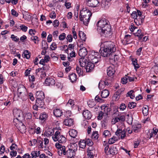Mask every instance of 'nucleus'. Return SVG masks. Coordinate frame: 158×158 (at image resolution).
Segmentation results:
<instances>
[{
	"mask_svg": "<svg viewBox=\"0 0 158 158\" xmlns=\"http://www.w3.org/2000/svg\"><path fill=\"white\" fill-rule=\"evenodd\" d=\"M100 50L101 54L103 57H110L116 51L115 44L111 41H106L102 44Z\"/></svg>",
	"mask_w": 158,
	"mask_h": 158,
	"instance_id": "f257e3e1",
	"label": "nucleus"
},
{
	"mask_svg": "<svg viewBox=\"0 0 158 158\" xmlns=\"http://www.w3.org/2000/svg\"><path fill=\"white\" fill-rule=\"evenodd\" d=\"M13 111L14 117L15 118L13 120V123H15V125L20 131H25L26 130L25 126L21 122L20 118H19L22 115V110L15 108L13 110Z\"/></svg>",
	"mask_w": 158,
	"mask_h": 158,
	"instance_id": "f03ea898",
	"label": "nucleus"
},
{
	"mask_svg": "<svg viewBox=\"0 0 158 158\" xmlns=\"http://www.w3.org/2000/svg\"><path fill=\"white\" fill-rule=\"evenodd\" d=\"M87 57L89 61L97 63L100 59V55L98 52L92 51Z\"/></svg>",
	"mask_w": 158,
	"mask_h": 158,
	"instance_id": "7ed1b4c3",
	"label": "nucleus"
},
{
	"mask_svg": "<svg viewBox=\"0 0 158 158\" xmlns=\"http://www.w3.org/2000/svg\"><path fill=\"white\" fill-rule=\"evenodd\" d=\"M52 138L54 141H58L60 143H64L66 141L65 137L61 134L59 131H56L55 132V134L52 135Z\"/></svg>",
	"mask_w": 158,
	"mask_h": 158,
	"instance_id": "20e7f679",
	"label": "nucleus"
},
{
	"mask_svg": "<svg viewBox=\"0 0 158 158\" xmlns=\"http://www.w3.org/2000/svg\"><path fill=\"white\" fill-rule=\"evenodd\" d=\"M100 30H101V34L102 35L107 36L111 32V27L110 24H106L105 26L100 28Z\"/></svg>",
	"mask_w": 158,
	"mask_h": 158,
	"instance_id": "39448f33",
	"label": "nucleus"
},
{
	"mask_svg": "<svg viewBox=\"0 0 158 158\" xmlns=\"http://www.w3.org/2000/svg\"><path fill=\"white\" fill-rule=\"evenodd\" d=\"M56 148L58 149V152L59 155H61L62 154L64 155H66V151L65 146H63L56 142L55 145Z\"/></svg>",
	"mask_w": 158,
	"mask_h": 158,
	"instance_id": "423d86ee",
	"label": "nucleus"
},
{
	"mask_svg": "<svg viewBox=\"0 0 158 158\" xmlns=\"http://www.w3.org/2000/svg\"><path fill=\"white\" fill-rule=\"evenodd\" d=\"M131 16L132 18L134 19V21L137 25H140L142 23V19L140 17L138 18L137 13L136 11H133Z\"/></svg>",
	"mask_w": 158,
	"mask_h": 158,
	"instance_id": "0eeeda50",
	"label": "nucleus"
},
{
	"mask_svg": "<svg viewBox=\"0 0 158 158\" xmlns=\"http://www.w3.org/2000/svg\"><path fill=\"white\" fill-rule=\"evenodd\" d=\"M148 135L149 139L156 137V138H158V127L157 128H153L152 130L149 131Z\"/></svg>",
	"mask_w": 158,
	"mask_h": 158,
	"instance_id": "6e6552de",
	"label": "nucleus"
},
{
	"mask_svg": "<svg viewBox=\"0 0 158 158\" xmlns=\"http://www.w3.org/2000/svg\"><path fill=\"white\" fill-rule=\"evenodd\" d=\"M109 21L105 18H102L99 20L97 23V25L98 27V29L100 30V28L105 26L106 24H109Z\"/></svg>",
	"mask_w": 158,
	"mask_h": 158,
	"instance_id": "1a4fd4ad",
	"label": "nucleus"
},
{
	"mask_svg": "<svg viewBox=\"0 0 158 158\" xmlns=\"http://www.w3.org/2000/svg\"><path fill=\"white\" fill-rule=\"evenodd\" d=\"M125 119V118L124 115H120L119 117L113 118L111 120V123L112 124H114L119 122H124Z\"/></svg>",
	"mask_w": 158,
	"mask_h": 158,
	"instance_id": "9d476101",
	"label": "nucleus"
},
{
	"mask_svg": "<svg viewBox=\"0 0 158 158\" xmlns=\"http://www.w3.org/2000/svg\"><path fill=\"white\" fill-rule=\"evenodd\" d=\"M115 135L123 139L126 136V132L124 130H122L120 129H118L115 132Z\"/></svg>",
	"mask_w": 158,
	"mask_h": 158,
	"instance_id": "9b49d317",
	"label": "nucleus"
},
{
	"mask_svg": "<svg viewBox=\"0 0 158 158\" xmlns=\"http://www.w3.org/2000/svg\"><path fill=\"white\" fill-rule=\"evenodd\" d=\"M92 15V13L89 10L85 8H83L82 10H81L79 15L83 16H86L87 17V18L88 16H91Z\"/></svg>",
	"mask_w": 158,
	"mask_h": 158,
	"instance_id": "f8f14e48",
	"label": "nucleus"
},
{
	"mask_svg": "<svg viewBox=\"0 0 158 158\" xmlns=\"http://www.w3.org/2000/svg\"><path fill=\"white\" fill-rule=\"evenodd\" d=\"M79 19L81 21L83 22V24L85 25H87L90 21L91 16H88L86 18V16H81L79 15Z\"/></svg>",
	"mask_w": 158,
	"mask_h": 158,
	"instance_id": "ddd939ff",
	"label": "nucleus"
},
{
	"mask_svg": "<svg viewBox=\"0 0 158 158\" xmlns=\"http://www.w3.org/2000/svg\"><path fill=\"white\" fill-rule=\"evenodd\" d=\"M88 61L87 57H81L79 60V63L81 67L85 66Z\"/></svg>",
	"mask_w": 158,
	"mask_h": 158,
	"instance_id": "4468645a",
	"label": "nucleus"
},
{
	"mask_svg": "<svg viewBox=\"0 0 158 158\" xmlns=\"http://www.w3.org/2000/svg\"><path fill=\"white\" fill-rule=\"evenodd\" d=\"M95 64V63L89 61L85 67L86 72H91L94 69V64Z\"/></svg>",
	"mask_w": 158,
	"mask_h": 158,
	"instance_id": "2eb2a0df",
	"label": "nucleus"
},
{
	"mask_svg": "<svg viewBox=\"0 0 158 158\" xmlns=\"http://www.w3.org/2000/svg\"><path fill=\"white\" fill-rule=\"evenodd\" d=\"M88 2H86V4L90 7H95L97 6L99 3V2L98 0H94L89 1L87 0Z\"/></svg>",
	"mask_w": 158,
	"mask_h": 158,
	"instance_id": "dca6fc26",
	"label": "nucleus"
},
{
	"mask_svg": "<svg viewBox=\"0 0 158 158\" xmlns=\"http://www.w3.org/2000/svg\"><path fill=\"white\" fill-rule=\"evenodd\" d=\"M55 83V80L52 78H47L45 80V84L47 85H52Z\"/></svg>",
	"mask_w": 158,
	"mask_h": 158,
	"instance_id": "f3484780",
	"label": "nucleus"
},
{
	"mask_svg": "<svg viewBox=\"0 0 158 158\" xmlns=\"http://www.w3.org/2000/svg\"><path fill=\"white\" fill-rule=\"evenodd\" d=\"M64 124L67 126L70 127L74 124V120L71 118H67L64 121Z\"/></svg>",
	"mask_w": 158,
	"mask_h": 158,
	"instance_id": "a211bd4d",
	"label": "nucleus"
},
{
	"mask_svg": "<svg viewBox=\"0 0 158 158\" xmlns=\"http://www.w3.org/2000/svg\"><path fill=\"white\" fill-rule=\"evenodd\" d=\"M82 114L84 118L85 119H91L92 116V114L91 112L89 111L88 110L84 111Z\"/></svg>",
	"mask_w": 158,
	"mask_h": 158,
	"instance_id": "6ab92c4d",
	"label": "nucleus"
},
{
	"mask_svg": "<svg viewBox=\"0 0 158 158\" xmlns=\"http://www.w3.org/2000/svg\"><path fill=\"white\" fill-rule=\"evenodd\" d=\"M37 145L38 148L43 150H45L48 147H46L44 144H43V140H40L39 139L37 140Z\"/></svg>",
	"mask_w": 158,
	"mask_h": 158,
	"instance_id": "aec40b11",
	"label": "nucleus"
},
{
	"mask_svg": "<svg viewBox=\"0 0 158 158\" xmlns=\"http://www.w3.org/2000/svg\"><path fill=\"white\" fill-rule=\"evenodd\" d=\"M75 151L73 149H69L66 151V155L68 158H72L75 155Z\"/></svg>",
	"mask_w": 158,
	"mask_h": 158,
	"instance_id": "412c9836",
	"label": "nucleus"
},
{
	"mask_svg": "<svg viewBox=\"0 0 158 158\" xmlns=\"http://www.w3.org/2000/svg\"><path fill=\"white\" fill-rule=\"evenodd\" d=\"M87 53L86 49L84 47L81 48L79 52V55L81 57H85Z\"/></svg>",
	"mask_w": 158,
	"mask_h": 158,
	"instance_id": "4be33fe9",
	"label": "nucleus"
},
{
	"mask_svg": "<svg viewBox=\"0 0 158 158\" xmlns=\"http://www.w3.org/2000/svg\"><path fill=\"white\" fill-rule=\"evenodd\" d=\"M36 99H41L44 100L45 96L44 93L41 91H37L36 93Z\"/></svg>",
	"mask_w": 158,
	"mask_h": 158,
	"instance_id": "5701e85b",
	"label": "nucleus"
},
{
	"mask_svg": "<svg viewBox=\"0 0 158 158\" xmlns=\"http://www.w3.org/2000/svg\"><path fill=\"white\" fill-rule=\"evenodd\" d=\"M108 152V154L114 155L117 153V150L115 147L112 146L109 148Z\"/></svg>",
	"mask_w": 158,
	"mask_h": 158,
	"instance_id": "b1692460",
	"label": "nucleus"
},
{
	"mask_svg": "<svg viewBox=\"0 0 158 158\" xmlns=\"http://www.w3.org/2000/svg\"><path fill=\"white\" fill-rule=\"evenodd\" d=\"M141 127L140 124L134 125L132 126V131L135 133H137L139 131Z\"/></svg>",
	"mask_w": 158,
	"mask_h": 158,
	"instance_id": "393cba45",
	"label": "nucleus"
},
{
	"mask_svg": "<svg viewBox=\"0 0 158 158\" xmlns=\"http://www.w3.org/2000/svg\"><path fill=\"white\" fill-rule=\"evenodd\" d=\"M109 92L107 89H104L102 91L101 96L102 98H106L109 95Z\"/></svg>",
	"mask_w": 158,
	"mask_h": 158,
	"instance_id": "a878e982",
	"label": "nucleus"
},
{
	"mask_svg": "<svg viewBox=\"0 0 158 158\" xmlns=\"http://www.w3.org/2000/svg\"><path fill=\"white\" fill-rule=\"evenodd\" d=\"M107 74L109 76H112L115 73L114 69L111 67H109L107 69Z\"/></svg>",
	"mask_w": 158,
	"mask_h": 158,
	"instance_id": "bb28decb",
	"label": "nucleus"
},
{
	"mask_svg": "<svg viewBox=\"0 0 158 158\" xmlns=\"http://www.w3.org/2000/svg\"><path fill=\"white\" fill-rule=\"evenodd\" d=\"M54 132V128H49L45 132V134L47 136H49L52 135V136L54 135L53 134Z\"/></svg>",
	"mask_w": 158,
	"mask_h": 158,
	"instance_id": "cd10ccee",
	"label": "nucleus"
},
{
	"mask_svg": "<svg viewBox=\"0 0 158 158\" xmlns=\"http://www.w3.org/2000/svg\"><path fill=\"white\" fill-rule=\"evenodd\" d=\"M69 134L72 137L75 138L77 135V132L76 130L72 129L69 131Z\"/></svg>",
	"mask_w": 158,
	"mask_h": 158,
	"instance_id": "c85d7f7f",
	"label": "nucleus"
},
{
	"mask_svg": "<svg viewBox=\"0 0 158 158\" xmlns=\"http://www.w3.org/2000/svg\"><path fill=\"white\" fill-rule=\"evenodd\" d=\"M48 114L45 112L42 113L40 114L39 119L43 122L45 121L48 118Z\"/></svg>",
	"mask_w": 158,
	"mask_h": 158,
	"instance_id": "c756f323",
	"label": "nucleus"
},
{
	"mask_svg": "<svg viewBox=\"0 0 158 158\" xmlns=\"http://www.w3.org/2000/svg\"><path fill=\"white\" fill-rule=\"evenodd\" d=\"M135 35L138 37L139 40H140L144 36V34L142 32L141 29H139L137 30V32L135 33Z\"/></svg>",
	"mask_w": 158,
	"mask_h": 158,
	"instance_id": "7c9ffc66",
	"label": "nucleus"
},
{
	"mask_svg": "<svg viewBox=\"0 0 158 158\" xmlns=\"http://www.w3.org/2000/svg\"><path fill=\"white\" fill-rule=\"evenodd\" d=\"M53 113L55 116L59 117L62 114V112L59 109H56L54 110Z\"/></svg>",
	"mask_w": 158,
	"mask_h": 158,
	"instance_id": "2f4dec72",
	"label": "nucleus"
},
{
	"mask_svg": "<svg viewBox=\"0 0 158 158\" xmlns=\"http://www.w3.org/2000/svg\"><path fill=\"white\" fill-rule=\"evenodd\" d=\"M69 79L72 82H75L77 81V76L75 73H72L69 76Z\"/></svg>",
	"mask_w": 158,
	"mask_h": 158,
	"instance_id": "473e14b6",
	"label": "nucleus"
},
{
	"mask_svg": "<svg viewBox=\"0 0 158 158\" xmlns=\"http://www.w3.org/2000/svg\"><path fill=\"white\" fill-rule=\"evenodd\" d=\"M30 53L28 50L24 51L22 54V56L23 58H25L27 59H29L30 57Z\"/></svg>",
	"mask_w": 158,
	"mask_h": 158,
	"instance_id": "72a5a7b5",
	"label": "nucleus"
},
{
	"mask_svg": "<svg viewBox=\"0 0 158 158\" xmlns=\"http://www.w3.org/2000/svg\"><path fill=\"white\" fill-rule=\"evenodd\" d=\"M26 88L23 86L18 88L17 92L18 95L21 94L23 92H26Z\"/></svg>",
	"mask_w": 158,
	"mask_h": 158,
	"instance_id": "f704fd0d",
	"label": "nucleus"
},
{
	"mask_svg": "<svg viewBox=\"0 0 158 158\" xmlns=\"http://www.w3.org/2000/svg\"><path fill=\"white\" fill-rule=\"evenodd\" d=\"M44 100L36 99V103L38 106L42 107L44 104Z\"/></svg>",
	"mask_w": 158,
	"mask_h": 158,
	"instance_id": "c9c22d12",
	"label": "nucleus"
},
{
	"mask_svg": "<svg viewBox=\"0 0 158 158\" xmlns=\"http://www.w3.org/2000/svg\"><path fill=\"white\" fill-rule=\"evenodd\" d=\"M76 70L79 76L83 75V68H80L78 66H77L76 68Z\"/></svg>",
	"mask_w": 158,
	"mask_h": 158,
	"instance_id": "e433bc0d",
	"label": "nucleus"
},
{
	"mask_svg": "<svg viewBox=\"0 0 158 158\" xmlns=\"http://www.w3.org/2000/svg\"><path fill=\"white\" fill-rule=\"evenodd\" d=\"M79 35L81 40L83 41H85L86 38L85 34L83 32H79Z\"/></svg>",
	"mask_w": 158,
	"mask_h": 158,
	"instance_id": "4c0bfd02",
	"label": "nucleus"
},
{
	"mask_svg": "<svg viewBox=\"0 0 158 158\" xmlns=\"http://www.w3.org/2000/svg\"><path fill=\"white\" fill-rule=\"evenodd\" d=\"M118 140V138L114 136L109 139L108 141V143L110 144H112L115 143Z\"/></svg>",
	"mask_w": 158,
	"mask_h": 158,
	"instance_id": "58836bf2",
	"label": "nucleus"
},
{
	"mask_svg": "<svg viewBox=\"0 0 158 158\" xmlns=\"http://www.w3.org/2000/svg\"><path fill=\"white\" fill-rule=\"evenodd\" d=\"M99 137V135L97 131H94L92 135L91 138L92 139L95 140L97 139Z\"/></svg>",
	"mask_w": 158,
	"mask_h": 158,
	"instance_id": "ea45409f",
	"label": "nucleus"
},
{
	"mask_svg": "<svg viewBox=\"0 0 158 158\" xmlns=\"http://www.w3.org/2000/svg\"><path fill=\"white\" fill-rule=\"evenodd\" d=\"M110 0H102L101 2V5L103 7H105L108 5Z\"/></svg>",
	"mask_w": 158,
	"mask_h": 158,
	"instance_id": "a19ab883",
	"label": "nucleus"
},
{
	"mask_svg": "<svg viewBox=\"0 0 158 158\" xmlns=\"http://www.w3.org/2000/svg\"><path fill=\"white\" fill-rule=\"evenodd\" d=\"M105 82L104 81H101L98 84V88L100 89H103L105 87Z\"/></svg>",
	"mask_w": 158,
	"mask_h": 158,
	"instance_id": "79ce46f5",
	"label": "nucleus"
},
{
	"mask_svg": "<svg viewBox=\"0 0 158 158\" xmlns=\"http://www.w3.org/2000/svg\"><path fill=\"white\" fill-rule=\"evenodd\" d=\"M42 48L44 50H46L48 48V45L47 43L45 41H43L42 42Z\"/></svg>",
	"mask_w": 158,
	"mask_h": 158,
	"instance_id": "37998d69",
	"label": "nucleus"
},
{
	"mask_svg": "<svg viewBox=\"0 0 158 158\" xmlns=\"http://www.w3.org/2000/svg\"><path fill=\"white\" fill-rule=\"evenodd\" d=\"M86 142L84 140H81L80 141L79 146L82 148H84L86 147Z\"/></svg>",
	"mask_w": 158,
	"mask_h": 158,
	"instance_id": "c03bdc74",
	"label": "nucleus"
},
{
	"mask_svg": "<svg viewBox=\"0 0 158 158\" xmlns=\"http://www.w3.org/2000/svg\"><path fill=\"white\" fill-rule=\"evenodd\" d=\"M109 58L110 60H114V61H117L118 60L119 57L118 56L113 53V55L110 56V57H108Z\"/></svg>",
	"mask_w": 158,
	"mask_h": 158,
	"instance_id": "a18cd8bd",
	"label": "nucleus"
},
{
	"mask_svg": "<svg viewBox=\"0 0 158 158\" xmlns=\"http://www.w3.org/2000/svg\"><path fill=\"white\" fill-rule=\"evenodd\" d=\"M148 106H146L143 108L142 112L144 115L146 116L148 114Z\"/></svg>",
	"mask_w": 158,
	"mask_h": 158,
	"instance_id": "49530a36",
	"label": "nucleus"
},
{
	"mask_svg": "<svg viewBox=\"0 0 158 158\" xmlns=\"http://www.w3.org/2000/svg\"><path fill=\"white\" fill-rule=\"evenodd\" d=\"M27 92H24L21 94L18 95V96L23 100L25 99L27 97Z\"/></svg>",
	"mask_w": 158,
	"mask_h": 158,
	"instance_id": "de8ad7c7",
	"label": "nucleus"
},
{
	"mask_svg": "<svg viewBox=\"0 0 158 158\" xmlns=\"http://www.w3.org/2000/svg\"><path fill=\"white\" fill-rule=\"evenodd\" d=\"M131 39V35H125L124 40L127 42V44L130 43V40Z\"/></svg>",
	"mask_w": 158,
	"mask_h": 158,
	"instance_id": "09e8293b",
	"label": "nucleus"
},
{
	"mask_svg": "<svg viewBox=\"0 0 158 158\" xmlns=\"http://www.w3.org/2000/svg\"><path fill=\"white\" fill-rule=\"evenodd\" d=\"M88 158H94V155H95V151H93L92 152H87Z\"/></svg>",
	"mask_w": 158,
	"mask_h": 158,
	"instance_id": "8fccbe9b",
	"label": "nucleus"
},
{
	"mask_svg": "<svg viewBox=\"0 0 158 158\" xmlns=\"http://www.w3.org/2000/svg\"><path fill=\"white\" fill-rule=\"evenodd\" d=\"M136 106V103L133 102H130L128 105V107L130 109H132L134 108Z\"/></svg>",
	"mask_w": 158,
	"mask_h": 158,
	"instance_id": "3c124183",
	"label": "nucleus"
},
{
	"mask_svg": "<svg viewBox=\"0 0 158 158\" xmlns=\"http://www.w3.org/2000/svg\"><path fill=\"white\" fill-rule=\"evenodd\" d=\"M66 38V34L63 33L60 34L59 36V39L61 41L64 40Z\"/></svg>",
	"mask_w": 158,
	"mask_h": 158,
	"instance_id": "603ef678",
	"label": "nucleus"
},
{
	"mask_svg": "<svg viewBox=\"0 0 158 158\" xmlns=\"http://www.w3.org/2000/svg\"><path fill=\"white\" fill-rule=\"evenodd\" d=\"M137 60L135 59L134 60H132V63L135 69H138L139 68V65L137 63Z\"/></svg>",
	"mask_w": 158,
	"mask_h": 158,
	"instance_id": "864d4df0",
	"label": "nucleus"
},
{
	"mask_svg": "<svg viewBox=\"0 0 158 158\" xmlns=\"http://www.w3.org/2000/svg\"><path fill=\"white\" fill-rule=\"evenodd\" d=\"M87 104L89 107L90 108L93 107L95 105L94 102L93 101H89L87 102Z\"/></svg>",
	"mask_w": 158,
	"mask_h": 158,
	"instance_id": "5fc2aeb1",
	"label": "nucleus"
},
{
	"mask_svg": "<svg viewBox=\"0 0 158 158\" xmlns=\"http://www.w3.org/2000/svg\"><path fill=\"white\" fill-rule=\"evenodd\" d=\"M86 143L89 146H92L93 145V143L92 140L89 139H87L85 140Z\"/></svg>",
	"mask_w": 158,
	"mask_h": 158,
	"instance_id": "6e6d98bb",
	"label": "nucleus"
},
{
	"mask_svg": "<svg viewBox=\"0 0 158 158\" xmlns=\"http://www.w3.org/2000/svg\"><path fill=\"white\" fill-rule=\"evenodd\" d=\"M31 155L30 158H36L37 157L36 153V151H33L31 152Z\"/></svg>",
	"mask_w": 158,
	"mask_h": 158,
	"instance_id": "4d7b16f0",
	"label": "nucleus"
},
{
	"mask_svg": "<svg viewBox=\"0 0 158 158\" xmlns=\"http://www.w3.org/2000/svg\"><path fill=\"white\" fill-rule=\"evenodd\" d=\"M17 145L15 143H12L10 147V149L12 151H15L17 149Z\"/></svg>",
	"mask_w": 158,
	"mask_h": 158,
	"instance_id": "13d9d810",
	"label": "nucleus"
},
{
	"mask_svg": "<svg viewBox=\"0 0 158 158\" xmlns=\"http://www.w3.org/2000/svg\"><path fill=\"white\" fill-rule=\"evenodd\" d=\"M121 82L123 84H126L128 81L127 76H126L125 77H123L121 79Z\"/></svg>",
	"mask_w": 158,
	"mask_h": 158,
	"instance_id": "bf43d9fd",
	"label": "nucleus"
},
{
	"mask_svg": "<svg viewBox=\"0 0 158 158\" xmlns=\"http://www.w3.org/2000/svg\"><path fill=\"white\" fill-rule=\"evenodd\" d=\"M66 39L69 42H71L73 41V37L71 34H69L67 35Z\"/></svg>",
	"mask_w": 158,
	"mask_h": 158,
	"instance_id": "052dcab7",
	"label": "nucleus"
},
{
	"mask_svg": "<svg viewBox=\"0 0 158 158\" xmlns=\"http://www.w3.org/2000/svg\"><path fill=\"white\" fill-rule=\"evenodd\" d=\"M104 115V113L101 111L99 112L98 115L97 117V118L98 120H101L103 118Z\"/></svg>",
	"mask_w": 158,
	"mask_h": 158,
	"instance_id": "680f3d73",
	"label": "nucleus"
},
{
	"mask_svg": "<svg viewBox=\"0 0 158 158\" xmlns=\"http://www.w3.org/2000/svg\"><path fill=\"white\" fill-rule=\"evenodd\" d=\"M70 57H69V56H68V58L69 61L70 59V57H75L76 56V53L75 51H72L70 53Z\"/></svg>",
	"mask_w": 158,
	"mask_h": 158,
	"instance_id": "e2e57ef3",
	"label": "nucleus"
},
{
	"mask_svg": "<svg viewBox=\"0 0 158 158\" xmlns=\"http://www.w3.org/2000/svg\"><path fill=\"white\" fill-rule=\"evenodd\" d=\"M11 14L12 15L15 17H17L19 15L18 13L14 9L11 10Z\"/></svg>",
	"mask_w": 158,
	"mask_h": 158,
	"instance_id": "0e129e2a",
	"label": "nucleus"
},
{
	"mask_svg": "<svg viewBox=\"0 0 158 158\" xmlns=\"http://www.w3.org/2000/svg\"><path fill=\"white\" fill-rule=\"evenodd\" d=\"M11 38L13 41L15 42H17L19 40V38L17 37V36H15L14 35H11Z\"/></svg>",
	"mask_w": 158,
	"mask_h": 158,
	"instance_id": "69168bd1",
	"label": "nucleus"
},
{
	"mask_svg": "<svg viewBox=\"0 0 158 158\" xmlns=\"http://www.w3.org/2000/svg\"><path fill=\"white\" fill-rule=\"evenodd\" d=\"M57 48V45L55 43L52 44L50 47V48L52 50H55Z\"/></svg>",
	"mask_w": 158,
	"mask_h": 158,
	"instance_id": "338daca9",
	"label": "nucleus"
},
{
	"mask_svg": "<svg viewBox=\"0 0 158 158\" xmlns=\"http://www.w3.org/2000/svg\"><path fill=\"white\" fill-rule=\"evenodd\" d=\"M59 24V23L58 20H55L53 22V25L54 27H58Z\"/></svg>",
	"mask_w": 158,
	"mask_h": 158,
	"instance_id": "774afa93",
	"label": "nucleus"
}]
</instances>
